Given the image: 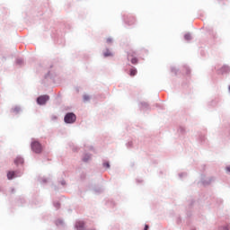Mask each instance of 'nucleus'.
Masks as SVG:
<instances>
[{
    "label": "nucleus",
    "mask_w": 230,
    "mask_h": 230,
    "mask_svg": "<svg viewBox=\"0 0 230 230\" xmlns=\"http://www.w3.org/2000/svg\"><path fill=\"white\" fill-rule=\"evenodd\" d=\"M31 150L34 151L35 154H40L42 152V146L38 141H34L31 145Z\"/></svg>",
    "instance_id": "f257e3e1"
},
{
    "label": "nucleus",
    "mask_w": 230,
    "mask_h": 230,
    "mask_svg": "<svg viewBox=\"0 0 230 230\" xmlns=\"http://www.w3.org/2000/svg\"><path fill=\"white\" fill-rule=\"evenodd\" d=\"M75 121H76V115H75L74 113H67L65 116L66 123H75Z\"/></svg>",
    "instance_id": "f03ea898"
},
{
    "label": "nucleus",
    "mask_w": 230,
    "mask_h": 230,
    "mask_svg": "<svg viewBox=\"0 0 230 230\" xmlns=\"http://www.w3.org/2000/svg\"><path fill=\"white\" fill-rule=\"evenodd\" d=\"M48 100H49V96L41 95L38 97L37 103H39V105H46V102H48Z\"/></svg>",
    "instance_id": "7ed1b4c3"
},
{
    "label": "nucleus",
    "mask_w": 230,
    "mask_h": 230,
    "mask_svg": "<svg viewBox=\"0 0 230 230\" xmlns=\"http://www.w3.org/2000/svg\"><path fill=\"white\" fill-rule=\"evenodd\" d=\"M128 58L130 60L131 64H137V58H136V52H129L128 54Z\"/></svg>",
    "instance_id": "20e7f679"
},
{
    "label": "nucleus",
    "mask_w": 230,
    "mask_h": 230,
    "mask_svg": "<svg viewBox=\"0 0 230 230\" xmlns=\"http://www.w3.org/2000/svg\"><path fill=\"white\" fill-rule=\"evenodd\" d=\"M75 227L77 230H84V224L82 221H79L75 224Z\"/></svg>",
    "instance_id": "39448f33"
},
{
    "label": "nucleus",
    "mask_w": 230,
    "mask_h": 230,
    "mask_svg": "<svg viewBox=\"0 0 230 230\" xmlns=\"http://www.w3.org/2000/svg\"><path fill=\"white\" fill-rule=\"evenodd\" d=\"M15 177V172H7V179L9 181H12V179H13Z\"/></svg>",
    "instance_id": "423d86ee"
},
{
    "label": "nucleus",
    "mask_w": 230,
    "mask_h": 230,
    "mask_svg": "<svg viewBox=\"0 0 230 230\" xmlns=\"http://www.w3.org/2000/svg\"><path fill=\"white\" fill-rule=\"evenodd\" d=\"M23 163H24V159H22V157H17L14 160V164H22Z\"/></svg>",
    "instance_id": "0eeeda50"
},
{
    "label": "nucleus",
    "mask_w": 230,
    "mask_h": 230,
    "mask_svg": "<svg viewBox=\"0 0 230 230\" xmlns=\"http://www.w3.org/2000/svg\"><path fill=\"white\" fill-rule=\"evenodd\" d=\"M129 75L130 76H136V75H137V70L136 68H131Z\"/></svg>",
    "instance_id": "6e6552de"
},
{
    "label": "nucleus",
    "mask_w": 230,
    "mask_h": 230,
    "mask_svg": "<svg viewBox=\"0 0 230 230\" xmlns=\"http://www.w3.org/2000/svg\"><path fill=\"white\" fill-rule=\"evenodd\" d=\"M91 159V155H85L83 158L84 163H87Z\"/></svg>",
    "instance_id": "1a4fd4ad"
},
{
    "label": "nucleus",
    "mask_w": 230,
    "mask_h": 230,
    "mask_svg": "<svg viewBox=\"0 0 230 230\" xmlns=\"http://www.w3.org/2000/svg\"><path fill=\"white\" fill-rule=\"evenodd\" d=\"M184 39H185V40H191V35L185 34Z\"/></svg>",
    "instance_id": "9d476101"
},
{
    "label": "nucleus",
    "mask_w": 230,
    "mask_h": 230,
    "mask_svg": "<svg viewBox=\"0 0 230 230\" xmlns=\"http://www.w3.org/2000/svg\"><path fill=\"white\" fill-rule=\"evenodd\" d=\"M84 102H89V100H91V97H89V95H84Z\"/></svg>",
    "instance_id": "9b49d317"
},
{
    "label": "nucleus",
    "mask_w": 230,
    "mask_h": 230,
    "mask_svg": "<svg viewBox=\"0 0 230 230\" xmlns=\"http://www.w3.org/2000/svg\"><path fill=\"white\" fill-rule=\"evenodd\" d=\"M106 42H107L108 44H111V42H112L111 38H108V39L106 40Z\"/></svg>",
    "instance_id": "f8f14e48"
},
{
    "label": "nucleus",
    "mask_w": 230,
    "mask_h": 230,
    "mask_svg": "<svg viewBox=\"0 0 230 230\" xmlns=\"http://www.w3.org/2000/svg\"><path fill=\"white\" fill-rule=\"evenodd\" d=\"M104 166H105L106 168H111V164H109V163H104Z\"/></svg>",
    "instance_id": "ddd939ff"
},
{
    "label": "nucleus",
    "mask_w": 230,
    "mask_h": 230,
    "mask_svg": "<svg viewBox=\"0 0 230 230\" xmlns=\"http://www.w3.org/2000/svg\"><path fill=\"white\" fill-rule=\"evenodd\" d=\"M104 57H111V52L104 53Z\"/></svg>",
    "instance_id": "4468645a"
},
{
    "label": "nucleus",
    "mask_w": 230,
    "mask_h": 230,
    "mask_svg": "<svg viewBox=\"0 0 230 230\" xmlns=\"http://www.w3.org/2000/svg\"><path fill=\"white\" fill-rule=\"evenodd\" d=\"M144 230H148V225L145 226V229Z\"/></svg>",
    "instance_id": "2eb2a0df"
},
{
    "label": "nucleus",
    "mask_w": 230,
    "mask_h": 230,
    "mask_svg": "<svg viewBox=\"0 0 230 230\" xmlns=\"http://www.w3.org/2000/svg\"><path fill=\"white\" fill-rule=\"evenodd\" d=\"M226 172H230V166L226 167Z\"/></svg>",
    "instance_id": "dca6fc26"
}]
</instances>
